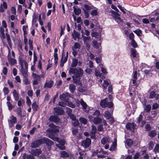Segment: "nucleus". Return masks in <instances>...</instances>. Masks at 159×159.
Masks as SVG:
<instances>
[{
    "mask_svg": "<svg viewBox=\"0 0 159 159\" xmlns=\"http://www.w3.org/2000/svg\"><path fill=\"white\" fill-rule=\"evenodd\" d=\"M131 45L134 48H135L137 47L138 45L134 40H131L130 42Z\"/></svg>",
    "mask_w": 159,
    "mask_h": 159,
    "instance_id": "864d4df0",
    "label": "nucleus"
},
{
    "mask_svg": "<svg viewBox=\"0 0 159 159\" xmlns=\"http://www.w3.org/2000/svg\"><path fill=\"white\" fill-rule=\"evenodd\" d=\"M7 104L8 106V109L9 110H11L13 108V106L12 105L11 103L10 102H7Z\"/></svg>",
    "mask_w": 159,
    "mask_h": 159,
    "instance_id": "680f3d73",
    "label": "nucleus"
},
{
    "mask_svg": "<svg viewBox=\"0 0 159 159\" xmlns=\"http://www.w3.org/2000/svg\"><path fill=\"white\" fill-rule=\"evenodd\" d=\"M54 84V82L52 80L49 81H47L45 83L43 86V88L44 89L51 88L53 86Z\"/></svg>",
    "mask_w": 159,
    "mask_h": 159,
    "instance_id": "6e6552de",
    "label": "nucleus"
},
{
    "mask_svg": "<svg viewBox=\"0 0 159 159\" xmlns=\"http://www.w3.org/2000/svg\"><path fill=\"white\" fill-rule=\"evenodd\" d=\"M116 139H115L112 144L109 150L111 151H114L116 150Z\"/></svg>",
    "mask_w": 159,
    "mask_h": 159,
    "instance_id": "a211bd4d",
    "label": "nucleus"
},
{
    "mask_svg": "<svg viewBox=\"0 0 159 159\" xmlns=\"http://www.w3.org/2000/svg\"><path fill=\"white\" fill-rule=\"evenodd\" d=\"M80 76L74 75L72 76L73 80V82L75 83L78 84L80 80Z\"/></svg>",
    "mask_w": 159,
    "mask_h": 159,
    "instance_id": "2eb2a0df",
    "label": "nucleus"
},
{
    "mask_svg": "<svg viewBox=\"0 0 159 159\" xmlns=\"http://www.w3.org/2000/svg\"><path fill=\"white\" fill-rule=\"evenodd\" d=\"M74 11L75 14L77 15H79L81 12L80 9L78 8H76L75 7H74Z\"/></svg>",
    "mask_w": 159,
    "mask_h": 159,
    "instance_id": "c9c22d12",
    "label": "nucleus"
},
{
    "mask_svg": "<svg viewBox=\"0 0 159 159\" xmlns=\"http://www.w3.org/2000/svg\"><path fill=\"white\" fill-rule=\"evenodd\" d=\"M25 102L24 100L22 99H20L18 102V105L19 106H21Z\"/></svg>",
    "mask_w": 159,
    "mask_h": 159,
    "instance_id": "5fc2aeb1",
    "label": "nucleus"
},
{
    "mask_svg": "<svg viewBox=\"0 0 159 159\" xmlns=\"http://www.w3.org/2000/svg\"><path fill=\"white\" fill-rule=\"evenodd\" d=\"M72 124L75 126H77L79 125V122L78 120L77 119H76L75 120H73V122H72Z\"/></svg>",
    "mask_w": 159,
    "mask_h": 159,
    "instance_id": "bf43d9fd",
    "label": "nucleus"
},
{
    "mask_svg": "<svg viewBox=\"0 0 159 159\" xmlns=\"http://www.w3.org/2000/svg\"><path fill=\"white\" fill-rule=\"evenodd\" d=\"M82 63V62L80 61H78L77 59L73 58L72 59L71 65V68L75 67L78 65L79 66H81Z\"/></svg>",
    "mask_w": 159,
    "mask_h": 159,
    "instance_id": "39448f33",
    "label": "nucleus"
},
{
    "mask_svg": "<svg viewBox=\"0 0 159 159\" xmlns=\"http://www.w3.org/2000/svg\"><path fill=\"white\" fill-rule=\"evenodd\" d=\"M133 78L132 79V82L133 84L135 83V82L137 79V72L135 71L133 74Z\"/></svg>",
    "mask_w": 159,
    "mask_h": 159,
    "instance_id": "473e14b6",
    "label": "nucleus"
},
{
    "mask_svg": "<svg viewBox=\"0 0 159 159\" xmlns=\"http://www.w3.org/2000/svg\"><path fill=\"white\" fill-rule=\"evenodd\" d=\"M8 121L9 126L10 127H11L13 126L14 124L16 123V119L15 117L12 116L11 117H10Z\"/></svg>",
    "mask_w": 159,
    "mask_h": 159,
    "instance_id": "0eeeda50",
    "label": "nucleus"
},
{
    "mask_svg": "<svg viewBox=\"0 0 159 159\" xmlns=\"http://www.w3.org/2000/svg\"><path fill=\"white\" fill-rule=\"evenodd\" d=\"M101 115V114L99 111L97 110L93 114V115L94 116H98Z\"/></svg>",
    "mask_w": 159,
    "mask_h": 159,
    "instance_id": "4d7b16f0",
    "label": "nucleus"
},
{
    "mask_svg": "<svg viewBox=\"0 0 159 159\" xmlns=\"http://www.w3.org/2000/svg\"><path fill=\"white\" fill-rule=\"evenodd\" d=\"M50 127H52L53 126L52 128L53 129L52 131H53L54 132H58L59 130L58 128H57V126H56L55 125H54L53 124H50Z\"/></svg>",
    "mask_w": 159,
    "mask_h": 159,
    "instance_id": "c03bdc74",
    "label": "nucleus"
},
{
    "mask_svg": "<svg viewBox=\"0 0 159 159\" xmlns=\"http://www.w3.org/2000/svg\"><path fill=\"white\" fill-rule=\"evenodd\" d=\"M151 108V107L150 105H146L144 108L143 113L145 112L148 113L150 111Z\"/></svg>",
    "mask_w": 159,
    "mask_h": 159,
    "instance_id": "c756f323",
    "label": "nucleus"
},
{
    "mask_svg": "<svg viewBox=\"0 0 159 159\" xmlns=\"http://www.w3.org/2000/svg\"><path fill=\"white\" fill-rule=\"evenodd\" d=\"M11 13L14 14L16 15V10L15 8L14 7H12L11 8Z\"/></svg>",
    "mask_w": 159,
    "mask_h": 159,
    "instance_id": "052dcab7",
    "label": "nucleus"
},
{
    "mask_svg": "<svg viewBox=\"0 0 159 159\" xmlns=\"http://www.w3.org/2000/svg\"><path fill=\"white\" fill-rule=\"evenodd\" d=\"M58 142L62 145H64L65 143V141L64 139H59V141H58Z\"/></svg>",
    "mask_w": 159,
    "mask_h": 159,
    "instance_id": "0e129e2a",
    "label": "nucleus"
},
{
    "mask_svg": "<svg viewBox=\"0 0 159 159\" xmlns=\"http://www.w3.org/2000/svg\"><path fill=\"white\" fill-rule=\"evenodd\" d=\"M159 105L157 103H155L153 104L152 106V109H156L158 108Z\"/></svg>",
    "mask_w": 159,
    "mask_h": 159,
    "instance_id": "e2e57ef3",
    "label": "nucleus"
},
{
    "mask_svg": "<svg viewBox=\"0 0 159 159\" xmlns=\"http://www.w3.org/2000/svg\"><path fill=\"white\" fill-rule=\"evenodd\" d=\"M19 63L21 67H24V65L25 68L28 67V65L27 63L26 62L25 60H23L21 58H20Z\"/></svg>",
    "mask_w": 159,
    "mask_h": 159,
    "instance_id": "4468645a",
    "label": "nucleus"
},
{
    "mask_svg": "<svg viewBox=\"0 0 159 159\" xmlns=\"http://www.w3.org/2000/svg\"><path fill=\"white\" fill-rule=\"evenodd\" d=\"M79 121L84 125L86 124L87 122V120L83 117L80 118L79 119Z\"/></svg>",
    "mask_w": 159,
    "mask_h": 159,
    "instance_id": "09e8293b",
    "label": "nucleus"
},
{
    "mask_svg": "<svg viewBox=\"0 0 159 159\" xmlns=\"http://www.w3.org/2000/svg\"><path fill=\"white\" fill-rule=\"evenodd\" d=\"M109 82L110 81L109 80H106L104 81V83L102 85L104 89H106L107 87L109 85Z\"/></svg>",
    "mask_w": 159,
    "mask_h": 159,
    "instance_id": "7c9ffc66",
    "label": "nucleus"
},
{
    "mask_svg": "<svg viewBox=\"0 0 159 159\" xmlns=\"http://www.w3.org/2000/svg\"><path fill=\"white\" fill-rule=\"evenodd\" d=\"M44 142H45L46 143H48L49 144L51 145L53 144V142L47 138H45L42 139H39L32 143L31 147L32 148H36L39 147L42 143Z\"/></svg>",
    "mask_w": 159,
    "mask_h": 159,
    "instance_id": "f257e3e1",
    "label": "nucleus"
},
{
    "mask_svg": "<svg viewBox=\"0 0 159 159\" xmlns=\"http://www.w3.org/2000/svg\"><path fill=\"white\" fill-rule=\"evenodd\" d=\"M8 60L10 64L11 65H14L16 62V60L14 58H11L10 56H8Z\"/></svg>",
    "mask_w": 159,
    "mask_h": 159,
    "instance_id": "aec40b11",
    "label": "nucleus"
},
{
    "mask_svg": "<svg viewBox=\"0 0 159 159\" xmlns=\"http://www.w3.org/2000/svg\"><path fill=\"white\" fill-rule=\"evenodd\" d=\"M125 144L129 146H131L133 144V141L130 139H127L126 141Z\"/></svg>",
    "mask_w": 159,
    "mask_h": 159,
    "instance_id": "4c0bfd02",
    "label": "nucleus"
},
{
    "mask_svg": "<svg viewBox=\"0 0 159 159\" xmlns=\"http://www.w3.org/2000/svg\"><path fill=\"white\" fill-rule=\"evenodd\" d=\"M3 90L4 93L5 95L7 94L9 92L8 89L7 87H4L3 88Z\"/></svg>",
    "mask_w": 159,
    "mask_h": 159,
    "instance_id": "774afa93",
    "label": "nucleus"
},
{
    "mask_svg": "<svg viewBox=\"0 0 159 159\" xmlns=\"http://www.w3.org/2000/svg\"><path fill=\"white\" fill-rule=\"evenodd\" d=\"M91 14L92 16H96L97 15V10H94L91 11Z\"/></svg>",
    "mask_w": 159,
    "mask_h": 159,
    "instance_id": "69168bd1",
    "label": "nucleus"
},
{
    "mask_svg": "<svg viewBox=\"0 0 159 159\" xmlns=\"http://www.w3.org/2000/svg\"><path fill=\"white\" fill-rule=\"evenodd\" d=\"M8 7L7 2L5 1L0 4V12H3L5 11V9H7Z\"/></svg>",
    "mask_w": 159,
    "mask_h": 159,
    "instance_id": "1a4fd4ad",
    "label": "nucleus"
},
{
    "mask_svg": "<svg viewBox=\"0 0 159 159\" xmlns=\"http://www.w3.org/2000/svg\"><path fill=\"white\" fill-rule=\"evenodd\" d=\"M80 156L79 157V159H83L85 157V153L83 151H81L79 152Z\"/></svg>",
    "mask_w": 159,
    "mask_h": 159,
    "instance_id": "ea45409f",
    "label": "nucleus"
},
{
    "mask_svg": "<svg viewBox=\"0 0 159 159\" xmlns=\"http://www.w3.org/2000/svg\"><path fill=\"white\" fill-rule=\"evenodd\" d=\"M91 35L92 37H94L96 38H98L101 36L100 34L95 32H92Z\"/></svg>",
    "mask_w": 159,
    "mask_h": 159,
    "instance_id": "c85d7f7f",
    "label": "nucleus"
},
{
    "mask_svg": "<svg viewBox=\"0 0 159 159\" xmlns=\"http://www.w3.org/2000/svg\"><path fill=\"white\" fill-rule=\"evenodd\" d=\"M23 82L25 85H28L30 83V81L27 78V77H24Z\"/></svg>",
    "mask_w": 159,
    "mask_h": 159,
    "instance_id": "a19ab883",
    "label": "nucleus"
},
{
    "mask_svg": "<svg viewBox=\"0 0 159 159\" xmlns=\"http://www.w3.org/2000/svg\"><path fill=\"white\" fill-rule=\"evenodd\" d=\"M38 106L37 105L36 102H34L32 104V107L33 110L37 111L38 108Z\"/></svg>",
    "mask_w": 159,
    "mask_h": 159,
    "instance_id": "49530a36",
    "label": "nucleus"
},
{
    "mask_svg": "<svg viewBox=\"0 0 159 159\" xmlns=\"http://www.w3.org/2000/svg\"><path fill=\"white\" fill-rule=\"evenodd\" d=\"M102 119L99 117H93V122L95 124H99L102 121Z\"/></svg>",
    "mask_w": 159,
    "mask_h": 159,
    "instance_id": "f3484780",
    "label": "nucleus"
},
{
    "mask_svg": "<svg viewBox=\"0 0 159 159\" xmlns=\"http://www.w3.org/2000/svg\"><path fill=\"white\" fill-rule=\"evenodd\" d=\"M49 120L50 121L55 122H58L60 120L59 118L58 117L54 116H51Z\"/></svg>",
    "mask_w": 159,
    "mask_h": 159,
    "instance_id": "6ab92c4d",
    "label": "nucleus"
},
{
    "mask_svg": "<svg viewBox=\"0 0 159 159\" xmlns=\"http://www.w3.org/2000/svg\"><path fill=\"white\" fill-rule=\"evenodd\" d=\"M134 32L138 36H140L142 34V31L139 29L134 31Z\"/></svg>",
    "mask_w": 159,
    "mask_h": 159,
    "instance_id": "de8ad7c7",
    "label": "nucleus"
},
{
    "mask_svg": "<svg viewBox=\"0 0 159 159\" xmlns=\"http://www.w3.org/2000/svg\"><path fill=\"white\" fill-rule=\"evenodd\" d=\"M6 35L7 39V40L8 44H9L10 46H11V40L10 36L8 34H6Z\"/></svg>",
    "mask_w": 159,
    "mask_h": 159,
    "instance_id": "3c124183",
    "label": "nucleus"
},
{
    "mask_svg": "<svg viewBox=\"0 0 159 159\" xmlns=\"http://www.w3.org/2000/svg\"><path fill=\"white\" fill-rule=\"evenodd\" d=\"M154 145V144L153 142L152 141H150L149 143V149L150 150L152 149Z\"/></svg>",
    "mask_w": 159,
    "mask_h": 159,
    "instance_id": "6e6d98bb",
    "label": "nucleus"
},
{
    "mask_svg": "<svg viewBox=\"0 0 159 159\" xmlns=\"http://www.w3.org/2000/svg\"><path fill=\"white\" fill-rule=\"evenodd\" d=\"M159 95L156 94L154 92H151L150 94L149 98H156V99H157L159 98Z\"/></svg>",
    "mask_w": 159,
    "mask_h": 159,
    "instance_id": "5701e85b",
    "label": "nucleus"
},
{
    "mask_svg": "<svg viewBox=\"0 0 159 159\" xmlns=\"http://www.w3.org/2000/svg\"><path fill=\"white\" fill-rule=\"evenodd\" d=\"M118 7L124 14H125L126 13L124 7H122L120 5L118 6Z\"/></svg>",
    "mask_w": 159,
    "mask_h": 159,
    "instance_id": "338daca9",
    "label": "nucleus"
},
{
    "mask_svg": "<svg viewBox=\"0 0 159 159\" xmlns=\"http://www.w3.org/2000/svg\"><path fill=\"white\" fill-rule=\"evenodd\" d=\"M103 115L107 119L109 120L111 123H112L114 122V120L111 113L109 111H105Z\"/></svg>",
    "mask_w": 159,
    "mask_h": 159,
    "instance_id": "20e7f679",
    "label": "nucleus"
},
{
    "mask_svg": "<svg viewBox=\"0 0 159 159\" xmlns=\"http://www.w3.org/2000/svg\"><path fill=\"white\" fill-rule=\"evenodd\" d=\"M80 45L78 43H75L74 44V47L72 48L75 49H80Z\"/></svg>",
    "mask_w": 159,
    "mask_h": 159,
    "instance_id": "8fccbe9b",
    "label": "nucleus"
},
{
    "mask_svg": "<svg viewBox=\"0 0 159 159\" xmlns=\"http://www.w3.org/2000/svg\"><path fill=\"white\" fill-rule=\"evenodd\" d=\"M131 54L133 56V57H135L137 54L136 50L133 48H131Z\"/></svg>",
    "mask_w": 159,
    "mask_h": 159,
    "instance_id": "603ef678",
    "label": "nucleus"
},
{
    "mask_svg": "<svg viewBox=\"0 0 159 159\" xmlns=\"http://www.w3.org/2000/svg\"><path fill=\"white\" fill-rule=\"evenodd\" d=\"M32 154L35 156H39L41 153V150L39 149L33 150L32 151Z\"/></svg>",
    "mask_w": 159,
    "mask_h": 159,
    "instance_id": "4be33fe9",
    "label": "nucleus"
},
{
    "mask_svg": "<svg viewBox=\"0 0 159 159\" xmlns=\"http://www.w3.org/2000/svg\"><path fill=\"white\" fill-rule=\"evenodd\" d=\"M4 29L2 27H1L0 29V36L2 39H4L5 38V36L4 33Z\"/></svg>",
    "mask_w": 159,
    "mask_h": 159,
    "instance_id": "b1692460",
    "label": "nucleus"
},
{
    "mask_svg": "<svg viewBox=\"0 0 159 159\" xmlns=\"http://www.w3.org/2000/svg\"><path fill=\"white\" fill-rule=\"evenodd\" d=\"M13 94L14 96L15 100L17 101L19 99V97L16 91L15 90L13 91Z\"/></svg>",
    "mask_w": 159,
    "mask_h": 159,
    "instance_id": "72a5a7b5",
    "label": "nucleus"
},
{
    "mask_svg": "<svg viewBox=\"0 0 159 159\" xmlns=\"http://www.w3.org/2000/svg\"><path fill=\"white\" fill-rule=\"evenodd\" d=\"M54 112L57 115H62L64 111L61 108H54Z\"/></svg>",
    "mask_w": 159,
    "mask_h": 159,
    "instance_id": "ddd939ff",
    "label": "nucleus"
},
{
    "mask_svg": "<svg viewBox=\"0 0 159 159\" xmlns=\"http://www.w3.org/2000/svg\"><path fill=\"white\" fill-rule=\"evenodd\" d=\"M60 98L61 100L65 101L67 100L68 97L66 94H63L60 95Z\"/></svg>",
    "mask_w": 159,
    "mask_h": 159,
    "instance_id": "cd10ccee",
    "label": "nucleus"
},
{
    "mask_svg": "<svg viewBox=\"0 0 159 159\" xmlns=\"http://www.w3.org/2000/svg\"><path fill=\"white\" fill-rule=\"evenodd\" d=\"M61 157H66L68 156V153L65 151H61Z\"/></svg>",
    "mask_w": 159,
    "mask_h": 159,
    "instance_id": "79ce46f5",
    "label": "nucleus"
},
{
    "mask_svg": "<svg viewBox=\"0 0 159 159\" xmlns=\"http://www.w3.org/2000/svg\"><path fill=\"white\" fill-rule=\"evenodd\" d=\"M68 56V55H66V56H65L64 55L62 54L61 61L63 62L64 63H65L67 60Z\"/></svg>",
    "mask_w": 159,
    "mask_h": 159,
    "instance_id": "a18cd8bd",
    "label": "nucleus"
},
{
    "mask_svg": "<svg viewBox=\"0 0 159 159\" xmlns=\"http://www.w3.org/2000/svg\"><path fill=\"white\" fill-rule=\"evenodd\" d=\"M69 89L70 92L73 93L75 89V86L73 84H70L69 86Z\"/></svg>",
    "mask_w": 159,
    "mask_h": 159,
    "instance_id": "f704fd0d",
    "label": "nucleus"
},
{
    "mask_svg": "<svg viewBox=\"0 0 159 159\" xmlns=\"http://www.w3.org/2000/svg\"><path fill=\"white\" fill-rule=\"evenodd\" d=\"M80 102L83 107V108L84 111H85L87 107V105L86 103L82 100L81 99L80 101Z\"/></svg>",
    "mask_w": 159,
    "mask_h": 159,
    "instance_id": "bb28decb",
    "label": "nucleus"
},
{
    "mask_svg": "<svg viewBox=\"0 0 159 159\" xmlns=\"http://www.w3.org/2000/svg\"><path fill=\"white\" fill-rule=\"evenodd\" d=\"M72 35L74 39L76 40L77 38L79 39L80 35V34L79 33L77 32L75 30H74L72 34Z\"/></svg>",
    "mask_w": 159,
    "mask_h": 159,
    "instance_id": "412c9836",
    "label": "nucleus"
},
{
    "mask_svg": "<svg viewBox=\"0 0 159 159\" xmlns=\"http://www.w3.org/2000/svg\"><path fill=\"white\" fill-rule=\"evenodd\" d=\"M120 15L116 12L115 14L112 16L115 19V20L118 23L122 22V20L120 17Z\"/></svg>",
    "mask_w": 159,
    "mask_h": 159,
    "instance_id": "dca6fc26",
    "label": "nucleus"
},
{
    "mask_svg": "<svg viewBox=\"0 0 159 159\" xmlns=\"http://www.w3.org/2000/svg\"><path fill=\"white\" fill-rule=\"evenodd\" d=\"M91 143V139H90L87 138L82 141L81 145L84 148H86L89 146Z\"/></svg>",
    "mask_w": 159,
    "mask_h": 159,
    "instance_id": "423d86ee",
    "label": "nucleus"
},
{
    "mask_svg": "<svg viewBox=\"0 0 159 159\" xmlns=\"http://www.w3.org/2000/svg\"><path fill=\"white\" fill-rule=\"evenodd\" d=\"M68 71L70 74L71 73L80 76H81L84 73L83 70L80 67L76 68H70Z\"/></svg>",
    "mask_w": 159,
    "mask_h": 159,
    "instance_id": "f03ea898",
    "label": "nucleus"
},
{
    "mask_svg": "<svg viewBox=\"0 0 159 159\" xmlns=\"http://www.w3.org/2000/svg\"><path fill=\"white\" fill-rule=\"evenodd\" d=\"M95 75L97 76H99L100 77H102V79L104 78V77L103 76V75L100 73V72L97 69H96L95 71Z\"/></svg>",
    "mask_w": 159,
    "mask_h": 159,
    "instance_id": "2f4dec72",
    "label": "nucleus"
},
{
    "mask_svg": "<svg viewBox=\"0 0 159 159\" xmlns=\"http://www.w3.org/2000/svg\"><path fill=\"white\" fill-rule=\"evenodd\" d=\"M20 71L24 77H27L28 68H24V67H21Z\"/></svg>",
    "mask_w": 159,
    "mask_h": 159,
    "instance_id": "f8f14e48",
    "label": "nucleus"
},
{
    "mask_svg": "<svg viewBox=\"0 0 159 159\" xmlns=\"http://www.w3.org/2000/svg\"><path fill=\"white\" fill-rule=\"evenodd\" d=\"M154 151L156 153L159 152V144H156L154 149Z\"/></svg>",
    "mask_w": 159,
    "mask_h": 159,
    "instance_id": "13d9d810",
    "label": "nucleus"
},
{
    "mask_svg": "<svg viewBox=\"0 0 159 159\" xmlns=\"http://www.w3.org/2000/svg\"><path fill=\"white\" fill-rule=\"evenodd\" d=\"M157 134L156 131L155 130H152L148 132V135L151 138L155 136Z\"/></svg>",
    "mask_w": 159,
    "mask_h": 159,
    "instance_id": "a878e982",
    "label": "nucleus"
},
{
    "mask_svg": "<svg viewBox=\"0 0 159 159\" xmlns=\"http://www.w3.org/2000/svg\"><path fill=\"white\" fill-rule=\"evenodd\" d=\"M32 76L34 80H40V76L35 73H33L32 74Z\"/></svg>",
    "mask_w": 159,
    "mask_h": 159,
    "instance_id": "e433bc0d",
    "label": "nucleus"
},
{
    "mask_svg": "<svg viewBox=\"0 0 159 159\" xmlns=\"http://www.w3.org/2000/svg\"><path fill=\"white\" fill-rule=\"evenodd\" d=\"M92 43L93 44V46L94 48H99L100 45L96 41L93 40Z\"/></svg>",
    "mask_w": 159,
    "mask_h": 159,
    "instance_id": "37998d69",
    "label": "nucleus"
},
{
    "mask_svg": "<svg viewBox=\"0 0 159 159\" xmlns=\"http://www.w3.org/2000/svg\"><path fill=\"white\" fill-rule=\"evenodd\" d=\"M111 140L108 136H106L103 137L101 140V143L104 145L111 143Z\"/></svg>",
    "mask_w": 159,
    "mask_h": 159,
    "instance_id": "9d476101",
    "label": "nucleus"
},
{
    "mask_svg": "<svg viewBox=\"0 0 159 159\" xmlns=\"http://www.w3.org/2000/svg\"><path fill=\"white\" fill-rule=\"evenodd\" d=\"M82 36L83 38V40L84 43L88 42L87 41L91 39V37L90 36L86 37L84 36V35L83 34L82 35Z\"/></svg>",
    "mask_w": 159,
    "mask_h": 159,
    "instance_id": "58836bf2",
    "label": "nucleus"
},
{
    "mask_svg": "<svg viewBox=\"0 0 159 159\" xmlns=\"http://www.w3.org/2000/svg\"><path fill=\"white\" fill-rule=\"evenodd\" d=\"M97 131V129L95 126L93 125L92 126V129L90 132L92 135H93L95 134Z\"/></svg>",
    "mask_w": 159,
    "mask_h": 159,
    "instance_id": "393cba45",
    "label": "nucleus"
},
{
    "mask_svg": "<svg viewBox=\"0 0 159 159\" xmlns=\"http://www.w3.org/2000/svg\"><path fill=\"white\" fill-rule=\"evenodd\" d=\"M136 125L134 123H128L126 125V128L129 130H134L135 128Z\"/></svg>",
    "mask_w": 159,
    "mask_h": 159,
    "instance_id": "9b49d317",
    "label": "nucleus"
},
{
    "mask_svg": "<svg viewBox=\"0 0 159 159\" xmlns=\"http://www.w3.org/2000/svg\"><path fill=\"white\" fill-rule=\"evenodd\" d=\"M107 98H105L102 100L100 102V105L103 107H112L113 105V103L112 102H107Z\"/></svg>",
    "mask_w": 159,
    "mask_h": 159,
    "instance_id": "7ed1b4c3",
    "label": "nucleus"
}]
</instances>
